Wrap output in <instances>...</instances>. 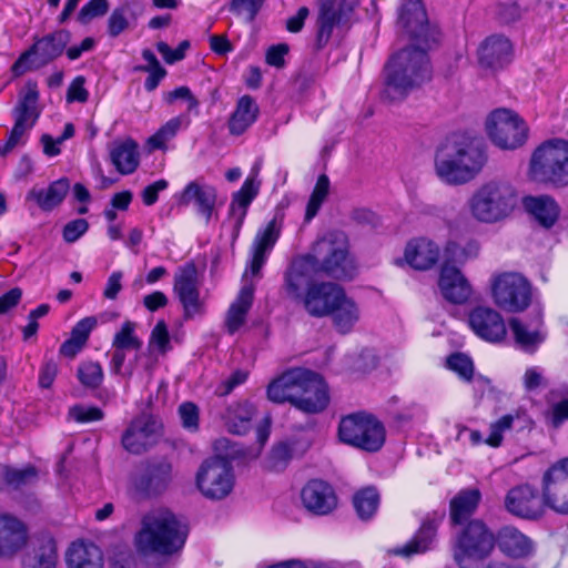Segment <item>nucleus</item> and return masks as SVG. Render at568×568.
<instances>
[{
	"label": "nucleus",
	"mask_w": 568,
	"mask_h": 568,
	"mask_svg": "<svg viewBox=\"0 0 568 568\" xmlns=\"http://www.w3.org/2000/svg\"><path fill=\"white\" fill-rule=\"evenodd\" d=\"M428 47H408L397 52L385 67L382 98L389 102L403 100L412 90L432 78L426 53Z\"/></svg>",
	"instance_id": "nucleus-1"
},
{
	"label": "nucleus",
	"mask_w": 568,
	"mask_h": 568,
	"mask_svg": "<svg viewBox=\"0 0 568 568\" xmlns=\"http://www.w3.org/2000/svg\"><path fill=\"white\" fill-rule=\"evenodd\" d=\"M282 227L283 215L276 214L254 237L251 246V263L243 277L244 284L236 301L231 305L227 312L226 326L231 334L235 333L243 325L246 313L253 302L255 285L247 280V276L248 274L260 276L268 254L281 235Z\"/></svg>",
	"instance_id": "nucleus-2"
},
{
	"label": "nucleus",
	"mask_w": 568,
	"mask_h": 568,
	"mask_svg": "<svg viewBox=\"0 0 568 568\" xmlns=\"http://www.w3.org/2000/svg\"><path fill=\"white\" fill-rule=\"evenodd\" d=\"M187 537V527L166 509H155L142 517L134 536L136 551L142 555L171 556L180 551Z\"/></svg>",
	"instance_id": "nucleus-3"
},
{
	"label": "nucleus",
	"mask_w": 568,
	"mask_h": 568,
	"mask_svg": "<svg viewBox=\"0 0 568 568\" xmlns=\"http://www.w3.org/2000/svg\"><path fill=\"white\" fill-rule=\"evenodd\" d=\"M486 155L481 144L474 140L448 141L435 155V172L447 184H464L483 168Z\"/></svg>",
	"instance_id": "nucleus-4"
},
{
	"label": "nucleus",
	"mask_w": 568,
	"mask_h": 568,
	"mask_svg": "<svg viewBox=\"0 0 568 568\" xmlns=\"http://www.w3.org/2000/svg\"><path fill=\"white\" fill-rule=\"evenodd\" d=\"M518 205L515 186L501 180L481 184L470 196V215L480 223L494 224L508 219Z\"/></svg>",
	"instance_id": "nucleus-5"
},
{
	"label": "nucleus",
	"mask_w": 568,
	"mask_h": 568,
	"mask_svg": "<svg viewBox=\"0 0 568 568\" xmlns=\"http://www.w3.org/2000/svg\"><path fill=\"white\" fill-rule=\"evenodd\" d=\"M315 268L336 280H352L356 274V264L348 253L347 242L342 234L329 233L316 241L312 252L306 254Z\"/></svg>",
	"instance_id": "nucleus-6"
},
{
	"label": "nucleus",
	"mask_w": 568,
	"mask_h": 568,
	"mask_svg": "<svg viewBox=\"0 0 568 568\" xmlns=\"http://www.w3.org/2000/svg\"><path fill=\"white\" fill-rule=\"evenodd\" d=\"M530 173L539 182L568 185V141L552 140L541 144L531 156Z\"/></svg>",
	"instance_id": "nucleus-7"
},
{
	"label": "nucleus",
	"mask_w": 568,
	"mask_h": 568,
	"mask_svg": "<svg viewBox=\"0 0 568 568\" xmlns=\"http://www.w3.org/2000/svg\"><path fill=\"white\" fill-rule=\"evenodd\" d=\"M338 437L347 445L374 453L383 447L386 432L384 425L374 416L354 413L341 419Z\"/></svg>",
	"instance_id": "nucleus-8"
},
{
	"label": "nucleus",
	"mask_w": 568,
	"mask_h": 568,
	"mask_svg": "<svg viewBox=\"0 0 568 568\" xmlns=\"http://www.w3.org/2000/svg\"><path fill=\"white\" fill-rule=\"evenodd\" d=\"M39 90L34 81H28L19 92L17 105L12 110L14 120L8 140L0 149V155L6 156L16 148L24 145L29 132L34 126L40 111L38 109Z\"/></svg>",
	"instance_id": "nucleus-9"
},
{
	"label": "nucleus",
	"mask_w": 568,
	"mask_h": 568,
	"mask_svg": "<svg viewBox=\"0 0 568 568\" xmlns=\"http://www.w3.org/2000/svg\"><path fill=\"white\" fill-rule=\"evenodd\" d=\"M70 41V32L63 29L36 39L33 44L12 64L13 74L19 77L48 65L64 52Z\"/></svg>",
	"instance_id": "nucleus-10"
},
{
	"label": "nucleus",
	"mask_w": 568,
	"mask_h": 568,
	"mask_svg": "<svg viewBox=\"0 0 568 568\" xmlns=\"http://www.w3.org/2000/svg\"><path fill=\"white\" fill-rule=\"evenodd\" d=\"M496 545L494 534L479 519H474L457 536L454 558L460 568H469L468 561H483Z\"/></svg>",
	"instance_id": "nucleus-11"
},
{
	"label": "nucleus",
	"mask_w": 568,
	"mask_h": 568,
	"mask_svg": "<svg viewBox=\"0 0 568 568\" xmlns=\"http://www.w3.org/2000/svg\"><path fill=\"white\" fill-rule=\"evenodd\" d=\"M486 130L491 142L503 150L521 146L528 136V126L514 111L497 109L486 121Z\"/></svg>",
	"instance_id": "nucleus-12"
},
{
	"label": "nucleus",
	"mask_w": 568,
	"mask_h": 568,
	"mask_svg": "<svg viewBox=\"0 0 568 568\" xmlns=\"http://www.w3.org/2000/svg\"><path fill=\"white\" fill-rule=\"evenodd\" d=\"M234 480L232 464L220 456L205 459L196 473V486L209 499L220 500L229 496Z\"/></svg>",
	"instance_id": "nucleus-13"
},
{
	"label": "nucleus",
	"mask_w": 568,
	"mask_h": 568,
	"mask_svg": "<svg viewBox=\"0 0 568 568\" xmlns=\"http://www.w3.org/2000/svg\"><path fill=\"white\" fill-rule=\"evenodd\" d=\"M491 292L495 303L508 312H521L531 302L529 282L516 272L494 275L491 278Z\"/></svg>",
	"instance_id": "nucleus-14"
},
{
	"label": "nucleus",
	"mask_w": 568,
	"mask_h": 568,
	"mask_svg": "<svg viewBox=\"0 0 568 568\" xmlns=\"http://www.w3.org/2000/svg\"><path fill=\"white\" fill-rule=\"evenodd\" d=\"M172 478L173 466L168 458H150L143 462L133 475L132 487L142 497H155L168 489Z\"/></svg>",
	"instance_id": "nucleus-15"
},
{
	"label": "nucleus",
	"mask_w": 568,
	"mask_h": 568,
	"mask_svg": "<svg viewBox=\"0 0 568 568\" xmlns=\"http://www.w3.org/2000/svg\"><path fill=\"white\" fill-rule=\"evenodd\" d=\"M398 27L418 45L432 47L439 39V31L428 23L422 0H405L397 20Z\"/></svg>",
	"instance_id": "nucleus-16"
},
{
	"label": "nucleus",
	"mask_w": 568,
	"mask_h": 568,
	"mask_svg": "<svg viewBox=\"0 0 568 568\" xmlns=\"http://www.w3.org/2000/svg\"><path fill=\"white\" fill-rule=\"evenodd\" d=\"M542 497L546 506L568 515V458L549 467L542 476Z\"/></svg>",
	"instance_id": "nucleus-17"
},
{
	"label": "nucleus",
	"mask_w": 568,
	"mask_h": 568,
	"mask_svg": "<svg viewBox=\"0 0 568 568\" xmlns=\"http://www.w3.org/2000/svg\"><path fill=\"white\" fill-rule=\"evenodd\" d=\"M173 291L183 306L186 318L203 313L197 270L193 263H187L179 268L174 277Z\"/></svg>",
	"instance_id": "nucleus-18"
},
{
	"label": "nucleus",
	"mask_w": 568,
	"mask_h": 568,
	"mask_svg": "<svg viewBox=\"0 0 568 568\" xmlns=\"http://www.w3.org/2000/svg\"><path fill=\"white\" fill-rule=\"evenodd\" d=\"M506 509L516 517L537 520L545 513L544 497L539 496L536 488L528 484L511 488L505 498Z\"/></svg>",
	"instance_id": "nucleus-19"
},
{
	"label": "nucleus",
	"mask_w": 568,
	"mask_h": 568,
	"mask_svg": "<svg viewBox=\"0 0 568 568\" xmlns=\"http://www.w3.org/2000/svg\"><path fill=\"white\" fill-rule=\"evenodd\" d=\"M160 424L150 415L134 418L122 436V445L131 454H142L160 437Z\"/></svg>",
	"instance_id": "nucleus-20"
},
{
	"label": "nucleus",
	"mask_w": 568,
	"mask_h": 568,
	"mask_svg": "<svg viewBox=\"0 0 568 568\" xmlns=\"http://www.w3.org/2000/svg\"><path fill=\"white\" fill-rule=\"evenodd\" d=\"M313 262L306 254L293 258L284 273L283 291L294 302H301L312 278L318 274Z\"/></svg>",
	"instance_id": "nucleus-21"
},
{
	"label": "nucleus",
	"mask_w": 568,
	"mask_h": 568,
	"mask_svg": "<svg viewBox=\"0 0 568 568\" xmlns=\"http://www.w3.org/2000/svg\"><path fill=\"white\" fill-rule=\"evenodd\" d=\"M328 403L329 395L326 383L320 374L307 369V376L302 383L294 407L305 414H318L327 407Z\"/></svg>",
	"instance_id": "nucleus-22"
},
{
	"label": "nucleus",
	"mask_w": 568,
	"mask_h": 568,
	"mask_svg": "<svg viewBox=\"0 0 568 568\" xmlns=\"http://www.w3.org/2000/svg\"><path fill=\"white\" fill-rule=\"evenodd\" d=\"M343 288L332 282L313 283L301 301L305 311L313 317H325L342 296Z\"/></svg>",
	"instance_id": "nucleus-23"
},
{
	"label": "nucleus",
	"mask_w": 568,
	"mask_h": 568,
	"mask_svg": "<svg viewBox=\"0 0 568 568\" xmlns=\"http://www.w3.org/2000/svg\"><path fill=\"white\" fill-rule=\"evenodd\" d=\"M58 550L50 534L41 532L30 538L22 559L23 568H55Z\"/></svg>",
	"instance_id": "nucleus-24"
},
{
	"label": "nucleus",
	"mask_w": 568,
	"mask_h": 568,
	"mask_svg": "<svg viewBox=\"0 0 568 568\" xmlns=\"http://www.w3.org/2000/svg\"><path fill=\"white\" fill-rule=\"evenodd\" d=\"M307 376V369L296 367L284 372L281 376L273 379L266 389L268 400L275 404L288 402L292 406L295 404L302 383Z\"/></svg>",
	"instance_id": "nucleus-25"
},
{
	"label": "nucleus",
	"mask_w": 568,
	"mask_h": 568,
	"mask_svg": "<svg viewBox=\"0 0 568 568\" xmlns=\"http://www.w3.org/2000/svg\"><path fill=\"white\" fill-rule=\"evenodd\" d=\"M468 322L476 335L488 342H499L506 336V325L501 315L490 307L474 308Z\"/></svg>",
	"instance_id": "nucleus-26"
},
{
	"label": "nucleus",
	"mask_w": 568,
	"mask_h": 568,
	"mask_svg": "<svg viewBox=\"0 0 568 568\" xmlns=\"http://www.w3.org/2000/svg\"><path fill=\"white\" fill-rule=\"evenodd\" d=\"M216 200V189L204 182L203 179H197L186 184L179 196V203L181 205L194 204L197 212L205 217L206 222H209L213 215Z\"/></svg>",
	"instance_id": "nucleus-27"
},
{
	"label": "nucleus",
	"mask_w": 568,
	"mask_h": 568,
	"mask_svg": "<svg viewBox=\"0 0 568 568\" xmlns=\"http://www.w3.org/2000/svg\"><path fill=\"white\" fill-rule=\"evenodd\" d=\"M351 10L339 0H320L316 34V48L318 50L328 43L333 29L344 20L346 13Z\"/></svg>",
	"instance_id": "nucleus-28"
},
{
	"label": "nucleus",
	"mask_w": 568,
	"mask_h": 568,
	"mask_svg": "<svg viewBox=\"0 0 568 568\" xmlns=\"http://www.w3.org/2000/svg\"><path fill=\"white\" fill-rule=\"evenodd\" d=\"M304 507L315 515H327L337 505L332 486L323 480L308 481L301 491Z\"/></svg>",
	"instance_id": "nucleus-29"
},
{
	"label": "nucleus",
	"mask_w": 568,
	"mask_h": 568,
	"mask_svg": "<svg viewBox=\"0 0 568 568\" xmlns=\"http://www.w3.org/2000/svg\"><path fill=\"white\" fill-rule=\"evenodd\" d=\"M477 53L481 67L497 70L510 62L513 47L504 36L494 34L481 42Z\"/></svg>",
	"instance_id": "nucleus-30"
},
{
	"label": "nucleus",
	"mask_w": 568,
	"mask_h": 568,
	"mask_svg": "<svg viewBox=\"0 0 568 568\" xmlns=\"http://www.w3.org/2000/svg\"><path fill=\"white\" fill-rule=\"evenodd\" d=\"M438 286L444 298L454 304H463L471 295L468 280L460 270L447 263L440 270Z\"/></svg>",
	"instance_id": "nucleus-31"
},
{
	"label": "nucleus",
	"mask_w": 568,
	"mask_h": 568,
	"mask_svg": "<svg viewBox=\"0 0 568 568\" xmlns=\"http://www.w3.org/2000/svg\"><path fill=\"white\" fill-rule=\"evenodd\" d=\"M260 190L257 170H253L244 181L242 187L233 194L230 204V215L234 220V235L237 236L245 220L247 209L256 197Z\"/></svg>",
	"instance_id": "nucleus-32"
},
{
	"label": "nucleus",
	"mask_w": 568,
	"mask_h": 568,
	"mask_svg": "<svg viewBox=\"0 0 568 568\" xmlns=\"http://www.w3.org/2000/svg\"><path fill=\"white\" fill-rule=\"evenodd\" d=\"M404 256L412 267L425 271L432 268L438 262L440 248L429 239H414L407 243Z\"/></svg>",
	"instance_id": "nucleus-33"
},
{
	"label": "nucleus",
	"mask_w": 568,
	"mask_h": 568,
	"mask_svg": "<svg viewBox=\"0 0 568 568\" xmlns=\"http://www.w3.org/2000/svg\"><path fill=\"white\" fill-rule=\"evenodd\" d=\"M28 540L26 526L11 516H0V557H12Z\"/></svg>",
	"instance_id": "nucleus-34"
},
{
	"label": "nucleus",
	"mask_w": 568,
	"mask_h": 568,
	"mask_svg": "<svg viewBox=\"0 0 568 568\" xmlns=\"http://www.w3.org/2000/svg\"><path fill=\"white\" fill-rule=\"evenodd\" d=\"M443 516L444 515H434L433 517H427L413 539L405 546L394 549L393 552L395 555L409 557L412 555L423 554L430 549L435 541L436 530L443 519Z\"/></svg>",
	"instance_id": "nucleus-35"
},
{
	"label": "nucleus",
	"mask_w": 568,
	"mask_h": 568,
	"mask_svg": "<svg viewBox=\"0 0 568 568\" xmlns=\"http://www.w3.org/2000/svg\"><path fill=\"white\" fill-rule=\"evenodd\" d=\"M258 113V105L252 97H241L227 122L230 133L243 134L257 120Z\"/></svg>",
	"instance_id": "nucleus-36"
},
{
	"label": "nucleus",
	"mask_w": 568,
	"mask_h": 568,
	"mask_svg": "<svg viewBox=\"0 0 568 568\" xmlns=\"http://www.w3.org/2000/svg\"><path fill=\"white\" fill-rule=\"evenodd\" d=\"M328 315L332 316L333 325L338 333L348 334L359 321L361 311L354 300L343 291Z\"/></svg>",
	"instance_id": "nucleus-37"
},
{
	"label": "nucleus",
	"mask_w": 568,
	"mask_h": 568,
	"mask_svg": "<svg viewBox=\"0 0 568 568\" xmlns=\"http://www.w3.org/2000/svg\"><path fill=\"white\" fill-rule=\"evenodd\" d=\"M499 549L513 558H523L534 550L532 541L515 527H504L496 539Z\"/></svg>",
	"instance_id": "nucleus-38"
},
{
	"label": "nucleus",
	"mask_w": 568,
	"mask_h": 568,
	"mask_svg": "<svg viewBox=\"0 0 568 568\" xmlns=\"http://www.w3.org/2000/svg\"><path fill=\"white\" fill-rule=\"evenodd\" d=\"M481 494L476 488L460 490L449 504V517L454 525L465 524L477 510Z\"/></svg>",
	"instance_id": "nucleus-39"
},
{
	"label": "nucleus",
	"mask_w": 568,
	"mask_h": 568,
	"mask_svg": "<svg viewBox=\"0 0 568 568\" xmlns=\"http://www.w3.org/2000/svg\"><path fill=\"white\" fill-rule=\"evenodd\" d=\"M69 568H102V552L92 542H73L67 552Z\"/></svg>",
	"instance_id": "nucleus-40"
},
{
	"label": "nucleus",
	"mask_w": 568,
	"mask_h": 568,
	"mask_svg": "<svg viewBox=\"0 0 568 568\" xmlns=\"http://www.w3.org/2000/svg\"><path fill=\"white\" fill-rule=\"evenodd\" d=\"M255 414V406L248 400L231 404L223 414L226 429L235 435H243L251 428V420Z\"/></svg>",
	"instance_id": "nucleus-41"
},
{
	"label": "nucleus",
	"mask_w": 568,
	"mask_h": 568,
	"mask_svg": "<svg viewBox=\"0 0 568 568\" xmlns=\"http://www.w3.org/2000/svg\"><path fill=\"white\" fill-rule=\"evenodd\" d=\"M526 211L532 215L540 225L550 227L559 215L555 200L548 195L527 196L523 201Z\"/></svg>",
	"instance_id": "nucleus-42"
},
{
	"label": "nucleus",
	"mask_w": 568,
	"mask_h": 568,
	"mask_svg": "<svg viewBox=\"0 0 568 568\" xmlns=\"http://www.w3.org/2000/svg\"><path fill=\"white\" fill-rule=\"evenodd\" d=\"M70 190V182L62 178L52 182L47 189H32L29 197L33 199L43 211H52L60 205Z\"/></svg>",
	"instance_id": "nucleus-43"
},
{
	"label": "nucleus",
	"mask_w": 568,
	"mask_h": 568,
	"mask_svg": "<svg viewBox=\"0 0 568 568\" xmlns=\"http://www.w3.org/2000/svg\"><path fill=\"white\" fill-rule=\"evenodd\" d=\"M110 156L113 165L121 174H130L139 165L138 145L130 139L114 142L110 150Z\"/></svg>",
	"instance_id": "nucleus-44"
},
{
	"label": "nucleus",
	"mask_w": 568,
	"mask_h": 568,
	"mask_svg": "<svg viewBox=\"0 0 568 568\" xmlns=\"http://www.w3.org/2000/svg\"><path fill=\"white\" fill-rule=\"evenodd\" d=\"M0 478L8 487L19 489L36 481L38 470L34 466H27L20 469L0 465Z\"/></svg>",
	"instance_id": "nucleus-45"
},
{
	"label": "nucleus",
	"mask_w": 568,
	"mask_h": 568,
	"mask_svg": "<svg viewBox=\"0 0 568 568\" xmlns=\"http://www.w3.org/2000/svg\"><path fill=\"white\" fill-rule=\"evenodd\" d=\"M190 123L191 120L186 114H181L170 119L149 139V144L153 149L165 148L166 142L173 139L182 128L186 129Z\"/></svg>",
	"instance_id": "nucleus-46"
},
{
	"label": "nucleus",
	"mask_w": 568,
	"mask_h": 568,
	"mask_svg": "<svg viewBox=\"0 0 568 568\" xmlns=\"http://www.w3.org/2000/svg\"><path fill=\"white\" fill-rule=\"evenodd\" d=\"M353 504L358 517L367 520L376 513L379 505V496L375 488L367 487L354 495Z\"/></svg>",
	"instance_id": "nucleus-47"
},
{
	"label": "nucleus",
	"mask_w": 568,
	"mask_h": 568,
	"mask_svg": "<svg viewBox=\"0 0 568 568\" xmlns=\"http://www.w3.org/2000/svg\"><path fill=\"white\" fill-rule=\"evenodd\" d=\"M509 325L516 343L526 352H534L544 339L536 328L529 329L528 326L518 318H513Z\"/></svg>",
	"instance_id": "nucleus-48"
},
{
	"label": "nucleus",
	"mask_w": 568,
	"mask_h": 568,
	"mask_svg": "<svg viewBox=\"0 0 568 568\" xmlns=\"http://www.w3.org/2000/svg\"><path fill=\"white\" fill-rule=\"evenodd\" d=\"M135 324L126 321L122 324L119 332L115 333L112 347H116L125 351H139L142 346V342L134 333Z\"/></svg>",
	"instance_id": "nucleus-49"
},
{
	"label": "nucleus",
	"mask_w": 568,
	"mask_h": 568,
	"mask_svg": "<svg viewBox=\"0 0 568 568\" xmlns=\"http://www.w3.org/2000/svg\"><path fill=\"white\" fill-rule=\"evenodd\" d=\"M329 191V180L327 175L318 176L313 193L308 200L305 213V220L311 221L318 212L322 203L326 199Z\"/></svg>",
	"instance_id": "nucleus-50"
},
{
	"label": "nucleus",
	"mask_w": 568,
	"mask_h": 568,
	"mask_svg": "<svg viewBox=\"0 0 568 568\" xmlns=\"http://www.w3.org/2000/svg\"><path fill=\"white\" fill-rule=\"evenodd\" d=\"M80 383L89 388H97L101 385L104 374L102 366L97 362H85L78 367Z\"/></svg>",
	"instance_id": "nucleus-51"
},
{
	"label": "nucleus",
	"mask_w": 568,
	"mask_h": 568,
	"mask_svg": "<svg viewBox=\"0 0 568 568\" xmlns=\"http://www.w3.org/2000/svg\"><path fill=\"white\" fill-rule=\"evenodd\" d=\"M519 418V414H507L490 425V434L485 443L491 447H499L503 442L504 432L511 428L515 419Z\"/></svg>",
	"instance_id": "nucleus-52"
},
{
	"label": "nucleus",
	"mask_w": 568,
	"mask_h": 568,
	"mask_svg": "<svg viewBox=\"0 0 568 568\" xmlns=\"http://www.w3.org/2000/svg\"><path fill=\"white\" fill-rule=\"evenodd\" d=\"M110 8L108 0H90L78 13V21L87 24L95 18L103 17Z\"/></svg>",
	"instance_id": "nucleus-53"
},
{
	"label": "nucleus",
	"mask_w": 568,
	"mask_h": 568,
	"mask_svg": "<svg viewBox=\"0 0 568 568\" xmlns=\"http://www.w3.org/2000/svg\"><path fill=\"white\" fill-rule=\"evenodd\" d=\"M291 459V448L285 443H278L275 445L266 460V467L274 471L284 469Z\"/></svg>",
	"instance_id": "nucleus-54"
},
{
	"label": "nucleus",
	"mask_w": 568,
	"mask_h": 568,
	"mask_svg": "<svg viewBox=\"0 0 568 568\" xmlns=\"http://www.w3.org/2000/svg\"><path fill=\"white\" fill-rule=\"evenodd\" d=\"M389 414L399 425L424 417L425 410L416 403H408L402 408H390Z\"/></svg>",
	"instance_id": "nucleus-55"
},
{
	"label": "nucleus",
	"mask_w": 568,
	"mask_h": 568,
	"mask_svg": "<svg viewBox=\"0 0 568 568\" xmlns=\"http://www.w3.org/2000/svg\"><path fill=\"white\" fill-rule=\"evenodd\" d=\"M479 244L476 241H469L463 247H459L456 243L450 242L446 246L448 253H453L454 260L457 263H465L468 260L476 258L479 254Z\"/></svg>",
	"instance_id": "nucleus-56"
},
{
	"label": "nucleus",
	"mask_w": 568,
	"mask_h": 568,
	"mask_svg": "<svg viewBox=\"0 0 568 568\" xmlns=\"http://www.w3.org/2000/svg\"><path fill=\"white\" fill-rule=\"evenodd\" d=\"M449 369L456 372L460 378L470 381L474 373V366L470 358L464 354H453L447 359Z\"/></svg>",
	"instance_id": "nucleus-57"
},
{
	"label": "nucleus",
	"mask_w": 568,
	"mask_h": 568,
	"mask_svg": "<svg viewBox=\"0 0 568 568\" xmlns=\"http://www.w3.org/2000/svg\"><path fill=\"white\" fill-rule=\"evenodd\" d=\"M125 349H120L116 347H112V351L108 353L111 356L110 361V371L112 374L122 376L126 379L131 378L133 375V369L131 366L123 368L125 358H126Z\"/></svg>",
	"instance_id": "nucleus-58"
},
{
	"label": "nucleus",
	"mask_w": 568,
	"mask_h": 568,
	"mask_svg": "<svg viewBox=\"0 0 568 568\" xmlns=\"http://www.w3.org/2000/svg\"><path fill=\"white\" fill-rule=\"evenodd\" d=\"M126 7H120L112 11L108 20V32L112 38L121 34L128 27Z\"/></svg>",
	"instance_id": "nucleus-59"
},
{
	"label": "nucleus",
	"mask_w": 568,
	"mask_h": 568,
	"mask_svg": "<svg viewBox=\"0 0 568 568\" xmlns=\"http://www.w3.org/2000/svg\"><path fill=\"white\" fill-rule=\"evenodd\" d=\"M179 415L184 428L196 430L199 428V408L191 402H185L179 407Z\"/></svg>",
	"instance_id": "nucleus-60"
},
{
	"label": "nucleus",
	"mask_w": 568,
	"mask_h": 568,
	"mask_svg": "<svg viewBox=\"0 0 568 568\" xmlns=\"http://www.w3.org/2000/svg\"><path fill=\"white\" fill-rule=\"evenodd\" d=\"M69 415L79 423L95 422L103 418V412L98 407L75 405L70 408Z\"/></svg>",
	"instance_id": "nucleus-61"
},
{
	"label": "nucleus",
	"mask_w": 568,
	"mask_h": 568,
	"mask_svg": "<svg viewBox=\"0 0 568 568\" xmlns=\"http://www.w3.org/2000/svg\"><path fill=\"white\" fill-rule=\"evenodd\" d=\"M89 229V223L84 219H75L67 223L63 227L62 236L67 243H74Z\"/></svg>",
	"instance_id": "nucleus-62"
},
{
	"label": "nucleus",
	"mask_w": 568,
	"mask_h": 568,
	"mask_svg": "<svg viewBox=\"0 0 568 568\" xmlns=\"http://www.w3.org/2000/svg\"><path fill=\"white\" fill-rule=\"evenodd\" d=\"M248 377V373L243 369H237L233 372L226 379L221 382V384L216 388V394L219 396L229 395L235 387L244 384Z\"/></svg>",
	"instance_id": "nucleus-63"
},
{
	"label": "nucleus",
	"mask_w": 568,
	"mask_h": 568,
	"mask_svg": "<svg viewBox=\"0 0 568 568\" xmlns=\"http://www.w3.org/2000/svg\"><path fill=\"white\" fill-rule=\"evenodd\" d=\"M150 345L165 353L170 347V336L166 324L159 321L151 333Z\"/></svg>",
	"instance_id": "nucleus-64"
}]
</instances>
